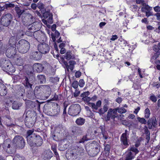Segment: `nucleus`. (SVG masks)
<instances>
[{"mask_svg":"<svg viewBox=\"0 0 160 160\" xmlns=\"http://www.w3.org/2000/svg\"><path fill=\"white\" fill-rule=\"evenodd\" d=\"M33 130H29L27 132V141L31 148L32 151L34 153L37 151L40 146V136L39 135L33 134Z\"/></svg>","mask_w":160,"mask_h":160,"instance_id":"nucleus-1","label":"nucleus"},{"mask_svg":"<svg viewBox=\"0 0 160 160\" xmlns=\"http://www.w3.org/2000/svg\"><path fill=\"white\" fill-rule=\"evenodd\" d=\"M37 117V113L35 112L28 110L26 113L24 120L25 126L29 128L33 127L36 121Z\"/></svg>","mask_w":160,"mask_h":160,"instance_id":"nucleus-2","label":"nucleus"},{"mask_svg":"<svg viewBox=\"0 0 160 160\" xmlns=\"http://www.w3.org/2000/svg\"><path fill=\"white\" fill-rule=\"evenodd\" d=\"M2 146L4 151L8 154H14L16 152L17 148L12 141L9 139L4 141Z\"/></svg>","mask_w":160,"mask_h":160,"instance_id":"nucleus-3","label":"nucleus"},{"mask_svg":"<svg viewBox=\"0 0 160 160\" xmlns=\"http://www.w3.org/2000/svg\"><path fill=\"white\" fill-rule=\"evenodd\" d=\"M16 46L18 51L20 53H25L28 52L30 48L29 42L23 39L20 40Z\"/></svg>","mask_w":160,"mask_h":160,"instance_id":"nucleus-4","label":"nucleus"},{"mask_svg":"<svg viewBox=\"0 0 160 160\" xmlns=\"http://www.w3.org/2000/svg\"><path fill=\"white\" fill-rule=\"evenodd\" d=\"M100 146L98 142L93 141L91 143L88 152V155L91 157H94L100 152Z\"/></svg>","mask_w":160,"mask_h":160,"instance_id":"nucleus-5","label":"nucleus"},{"mask_svg":"<svg viewBox=\"0 0 160 160\" xmlns=\"http://www.w3.org/2000/svg\"><path fill=\"white\" fill-rule=\"evenodd\" d=\"M12 141L17 149H22L24 148L25 146V140L21 136H15Z\"/></svg>","mask_w":160,"mask_h":160,"instance_id":"nucleus-6","label":"nucleus"},{"mask_svg":"<svg viewBox=\"0 0 160 160\" xmlns=\"http://www.w3.org/2000/svg\"><path fill=\"white\" fill-rule=\"evenodd\" d=\"M33 17L29 13L25 12L21 16L22 21L24 25L25 26H29L32 24L34 25L35 23L33 22Z\"/></svg>","mask_w":160,"mask_h":160,"instance_id":"nucleus-7","label":"nucleus"},{"mask_svg":"<svg viewBox=\"0 0 160 160\" xmlns=\"http://www.w3.org/2000/svg\"><path fill=\"white\" fill-rule=\"evenodd\" d=\"M42 15L44 18L42 19V22L45 25H47L48 28H50V26L48 23L51 24L53 23L52 14L49 11H48L43 12Z\"/></svg>","mask_w":160,"mask_h":160,"instance_id":"nucleus-8","label":"nucleus"},{"mask_svg":"<svg viewBox=\"0 0 160 160\" xmlns=\"http://www.w3.org/2000/svg\"><path fill=\"white\" fill-rule=\"evenodd\" d=\"M81 110V107L79 104H73L70 107L68 113L71 116H76L79 113Z\"/></svg>","mask_w":160,"mask_h":160,"instance_id":"nucleus-9","label":"nucleus"},{"mask_svg":"<svg viewBox=\"0 0 160 160\" xmlns=\"http://www.w3.org/2000/svg\"><path fill=\"white\" fill-rule=\"evenodd\" d=\"M12 18L11 14L8 13L3 16L1 19V25L4 26L8 27L11 23Z\"/></svg>","mask_w":160,"mask_h":160,"instance_id":"nucleus-10","label":"nucleus"},{"mask_svg":"<svg viewBox=\"0 0 160 160\" xmlns=\"http://www.w3.org/2000/svg\"><path fill=\"white\" fill-rule=\"evenodd\" d=\"M129 131L126 130H125V132L123 133L121 136L120 141L121 142V145L123 146V148H125L129 146V144L128 142V138L129 137Z\"/></svg>","mask_w":160,"mask_h":160,"instance_id":"nucleus-11","label":"nucleus"},{"mask_svg":"<svg viewBox=\"0 0 160 160\" xmlns=\"http://www.w3.org/2000/svg\"><path fill=\"white\" fill-rule=\"evenodd\" d=\"M157 125V121L155 117L153 116L151 118H150L147 122L148 127L145 126L144 127V130H148L149 129H152V127L156 128Z\"/></svg>","mask_w":160,"mask_h":160,"instance_id":"nucleus-12","label":"nucleus"},{"mask_svg":"<svg viewBox=\"0 0 160 160\" xmlns=\"http://www.w3.org/2000/svg\"><path fill=\"white\" fill-rule=\"evenodd\" d=\"M16 46H11L6 50L5 54L8 58H14L16 53Z\"/></svg>","mask_w":160,"mask_h":160,"instance_id":"nucleus-13","label":"nucleus"},{"mask_svg":"<svg viewBox=\"0 0 160 160\" xmlns=\"http://www.w3.org/2000/svg\"><path fill=\"white\" fill-rule=\"evenodd\" d=\"M61 61V63L64 67L66 68L67 70L69 71V69H70L72 71L73 70L74 67V65L76 64V62L74 61L70 60L68 63L69 65H68L67 62L65 61L63 59H62Z\"/></svg>","mask_w":160,"mask_h":160,"instance_id":"nucleus-14","label":"nucleus"},{"mask_svg":"<svg viewBox=\"0 0 160 160\" xmlns=\"http://www.w3.org/2000/svg\"><path fill=\"white\" fill-rule=\"evenodd\" d=\"M68 152H69L66 153V155H68L69 158L71 159V160H76L79 158V152L78 150L73 149L69 153Z\"/></svg>","mask_w":160,"mask_h":160,"instance_id":"nucleus-15","label":"nucleus"},{"mask_svg":"<svg viewBox=\"0 0 160 160\" xmlns=\"http://www.w3.org/2000/svg\"><path fill=\"white\" fill-rule=\"evenodd\" d=\"M40 88V86L38 87H36L35 88L34 93L32 92V94L28 95L29 98L32 100L34 99L35 98L39 99L40 92L38 89Z\"/></svg>","mask_w":160,"mask_h":160,"instance_id":"nucleus-16","label":"nucleus"},{"mask_svg":"<svg viewBox=\"0 0 160 160\" xmlns=\"http://www.w3.org/2000/svg\"><path fill=\"white\" fill-rule=\"evenodd\" d=\"M53 107L52 104L47 103L45 104L43 107V112L46 114L51 116L52 108Z\"/></svg>","mask_w":160,"mask_h":160,"instance_id":"nucleus-17","label":"nucleus"},{"mask_svg":"<svg viewBox=\"0 0 160 160\" xmlns=\"http://www.w3.org/2000/svg\"><path fill=\"white\" fill-rule=\"evenodd\" d=\"M54 108H52L51 116H57L60 112V107L57 103H54Z\"/></svg>","mask_w":160,"mask_h":160,"instance_id":"nucleus-18","label":"nucleus"},{"mask_svg":"<svg viewBox=\"0 0 160 160\" xmlns=\"http://www.w3.org/2000/svg\"><path fill=\"white\" fill-rule=\"evenodd\" d=\"M49 50V48L48 44L44 43L41 42V53L45 54L48 52Z\"/></svg>","mask_w":160,"mask_h":160,"instance_id":"nucleus-19","label":"nucleus"},{"mask_svg":"<svg viewBox=\"0 0 160 160\" xmlns=\"http://www.w3.org/2000/svg\"><path fill=\"white\" fill-rule=\"evenodd\" d=\"M53 154L50 151H46L42 154V158L43 160H48L53 156Z\"/></svg>","mask_w":160,"mask_h":160,"instance_id":"nucleus-20","label":"nucleus"},{"mask_svg":"<svg viewBox=\"0 0 160 160\" xmlns=\"http://www.w3.org/2000/svg\"><path fill=\"white\" fill-rule=\"evenodd\" d=\"M7 89L3 83H0V95L4 96L7 93Z\"/></svg>","mask_w":160,"mask_h":160,"instance_id":"nucleus-21","label":"nucleus"},{"mask_svg":"<svg viewBox=\"0 0 160 160\" xmlns=\"http://www.w3.org/2000/svg\"><path fill=\"white\" fill-rule=\"evenodd\" d=\"M72 53L71 52H68L66 53L65 55H63L62 57H60V59H59V62L61 63V61H62V59H63L64 60H65V58L68 60H69L71 59H74V57L73 56H72Z\"/></svg>","mask_w":160,"mask_h":160,"instance_id":"nucleus-22","label":"nucleus"},{"mask_svg":"<svg viewBox=\"0 0 160 160\" xmlns=\"http://www.w3.org/2000/svg\"><path fill=\"white\" fill-rule=\"evenodd\" d=\"M14 9L18 18H20L21 15H23L25 13L24 10H21L20 8L17 5L15 7Z\"/></svg>","mask_w":160,"mask_h":160,"instance_id":"nucleus-23","label":"nucleus"},{"mask_svg":"<svg viewBox=\"0 0 160 160\" xmlns=\"http://www.w3.org/2000/svg\"><path fill=\"white\" fill-rule=\"evenodd\" d=\"M7 65L5 66V69L7 71L11 72H15V68L10 62H9L8 63H7Z\"/></svg>","mask_w":160,"mask_h":160,"instance_id":"nucleus-24","label":"nucleus"},{"mask_svg":"<svg viewBox=\"0 0 160 160\" xmlns=\"http://www.w3.org/2000/svg\"><path fill=\"white\" fill-rule=\"evenodd\" d=\"M72 132L73 134H81L82 132L80 127L77 126H73L72 128Z\"/></svg>","mask_w":160,"mask_h":160,"instance_id":"nucleus-25","label":"nucleus"},{"mask_svg":"<svg viewBox=\"0 0 160 160\" xmlns=\"http://www.w3.org/2000/svg\"><path fill=\"white\" fill-rule=\"evenodd\" d=\"M135 154L130 150H128L125 160H132L135 157Z\"/></svg>","mask_w":160,"mask_h":160,"instance_id":"nucleus-26","label":"nucleus"},{"mask_svg":"<svg viewBox=\"0 0 160 160\" xmlns=\"http://www.w3.org/2000/svg\"><path fill=\"white\" fill-rule=\"evenodd\" d=\"M109 114H108V112L107 115L106 117H105V120L107 122L110 120V118L113 120L115 119L116 118H117L118 115H116L115 114H113L112 113H110L109 112Z\"/></svg>","mask_w":160,"mask_h":160,"instance_id":"nucleus-27","label":"nucleus"},{"mask_svg":"<svg viewBox=\"0 0 160 160\" xmlns=\"http://www.w3.org/2000/svg\"><path fill=\"white\" fill-rule=\"evenodd\" d=\"M50 90V88L48 85H41V91L45 94H49V92Z\"/></svg>","mask_w":160,"mask_h":160,"instance_id":"nucleus-28","label":"nucleus"},{"mask_svg":"<svg viewBox=\"0 0 160 160\" xmlns=\"http://www.w3.org/2000/svg\"><path fill=\"white\" fill-rule=\"evenodd\" d=\"M39 44L38 45V50L39 52L38 51H34L32 53V57L35 60H39L40 59V55H39V53L40 52V51H39Z\"/></svg>","mask_w":160,"mask_h":160,"instance_id":"nucleus-29","label":"nucleus"},{"mask_svg":"<svg viewBox=\"0 0 160 160\" xmlns=\"http://www.w3.org/2000/svg\"><path fill=\"white\" fill-rule=\"evenodd\" d=\"M23 79H24V80L23 81V82L22 83L25 87L27 88H31L32 85L29 82L28 79L27 77L25 76L23 78Z\"/></svg>","mask_w":160,"mask_h":160,"instance_id":"nucleus-30","label":"nucleus"},{"mask_svg":"<svg viewBox=\"0 0 160 160\" xmlns=\"http://www.w3.org/2000/svg\"><path fill=\"white\" fill-rule=\"evenodd\" d=\"M85 122V119L81 117L78 118L75 121V123L78 126H82L83 125Z\"/></svg>","mask_w":160,"mask_h":160,"instance_id":"nucleus-31","label":"nucleus"},{"mask_svg":"<svg viewBox=\"0 0 160 160\" xmlns=\"http://www.w3.org/2000/svg\"><path fill=\"white\" fill-rule=\"evenodd\" d=\"M153 9L155 11L157 12L155 14V16L157 18V19L158 20H160V7L157 6L154 7Z\"/></svg>","mask_w":160,"mask_h":160,"instance_id":"nucleus-32","label":"nucleus"},{"mask_svg":"<svg viewBox=\"0 0 160 160\" xmlns=\"http://www.w3.org/2000/svg\"><path fill=\"white\" fill-rule=\"evenodd\" d=\"M26 108L27 109L33 108L35 107V103L32 101L28 100L26 103Z\"/></svg>","mask_w":160,"mask_h":160,"instance_id":"nucleus-33","label":"nucleus"},{"mask_svg":"<svg viewBox=\"0 0 160 160\" xmlns=\"http://www.w3.org/2000/svg\"><path fill=\"white\" fill-rule=\"evenodd\" d=\"M49 65L46 61L42 62L41 64V71H43L46 70Z\"/></svg>","mask_w":160,"mask_h":160,"instance_id":"nucleus-34","label":"nucleus"},{"mask_svg":"<svg viewBox=\"0 0 160 160\" xmlns=\"http://www.w3.org/2000/svg\"><path fill=\"white\" fill-rule=\"evenodd\" d=\"M21 105L22 104L20 102L16 101H14L12 104V108L13 109H18Z\"/></svg>","mask_w":160,"mask_h":160,"instance_id":"nucleus-35","label":"nucleus"},{"mask_svg":"<svg viewBox=\"0 0 160 160\" xmlns=\"http://www.w3.org/2000/svg\"><path fill=\"white\" fill-rule=\"evenodd\" d=\"M60 35V33L57 30H55L54 33H52L51 34V37L52 40L53 42H55L56 40V38H58Z\"/></svg>","mask_w":160,"mask_h":160,"instance_id":"nucleus-36","label":"nucleus"},{"mask_svg":"<svg viewBox=\"0 0 160 160\" xmlns=\"http://www.w3.org/2000/svg\"><path fill=\"white\" fill-rule=\"evenodd\" d=\"M108 109V106L106 105H104L102 108H101L99 110V113L100 115L103 114L105 112L107 111Z\"/></svg>","mask_w":160,"mask_h":160,"instance_id":"nucleus-37","label":"nucleus"},{"mask_svg":"<svg viewBox=\"0 0 160 160\" xmlns=\"http://www.w3.org/2000/svg\"><path fill=\"white\" fill-rule=\"evenodd\" d=\"M153 50L157 52H160V42L158 43L157 44H155L153 47Z\"/></svg>","mask_w":160,"mask_h":160,"instance_id":"nucleus-38","label":"nucleus"},{"mask_svg":"<svg viewBox=\"0 0 160 160\" xmlns=\"http://www.w3.org/2000/svg\"><path fill=\"white\" fill-rule=\"evenodd\" d=\"M9 43L11 46H13L15 45L16 43L15 38L14 37H11L9 41Z\"/></svg>","mask_w":160,"mask_h":160,"instance_id":"nucleus-39","label":"nucleus"},{"mask_svg":"<svg viewBox=\"0 0 160 160\" xmlns=\"http://www.w3.org/2000/svg\"><path fill=\"white\" fill-rule=\"evenodd\" d=\"M11 118L10 117H6L5 118V120L6 121L4 122V123H5V124L8 127H12L13 124L11 123H9V122H7V121H11Z\"/></svg>","mask_w":160,"mask_h":160,"instance_id":"nucleus-40","label":"nucleus"},{"mask_svg":"<svg viewBox=\"0 0 160 160\" xmlns=\"http://www.w3.org/2000/svg\"><path fill=\"white\" fill-rule=\"evenodd\" d=\"M25 93V90L23 88H20L17 92V94L19 98H21L23 96V94Z\"/></svg>","mask_w":160,"mask_h":160,"instance_id":"nucleus-41","label":"nucleus"},{"mask_svg":"<svg viewBox=\"0 0 160 160\" xmlns=\"http://www.w3.org/2000/svg\"><path fill=\"white\" fill-rule=\"evenodd\" d=\"M40 30V29H37V31H34L33 33V35L34 38L38 42H39L38 40V39L39 38V37H40V34L38 32Z\"/></svg>","mask_w":160,"mask_h":160,"instance_id":"nucleus-42","label":"nucleus"},{"mask_svg":"<svg viewBox=\"0 0 160 160\" xmlns=\"http://www.w3.org/2000/svg\"><path fill=\"white\" fill-rule=\"evenodd\" d=\"M128 150H130L131 152L132 151L133 152L134 154L135 155L136 154H138L139 152V150L138 149L135 147L134 146H132L131 147L130 149H128Z\"/></svg>","mask_w":160,"mask_h":160,"instance_id":"nucleus-43","label":"nucleus"},{"mask_svg":"<svg viewBox=\"0 0 160 160\" xmlns=\"http://www.w3.org/2000/svg\"><path fill=\"white\" fill-rule=\"evenodd\" d=\"M15 63L17 65L21 66L23 64V59L21 58H17L15 61Z\"/></svg>","mask_w":160,"mask_h":160,"instance_id":"nucleus-44","label":"nucleus"},{"mask_svg":"<svg viewBox=\"0 0 160 160\" xmlns=\"http://www.w3.org/2000/svg\"><path fill=\"white\" fill-rule=\"evenodd\" d=\"M117 112H118V108H117L112 109L111 108H109L108 110V114H109V112L112 113L113 114L118 115Z\"/></svg>","mask_w":160,"mask_h":160,"instance_id":"nucleus-45","label":"nucleus"},{"mask_svg":"<svg viewBox=\"0 0 160 160\" xmlns=\"http://www.w3.org/2000/svg\"><path fill=\"white\" fill-rule=\"evenodd\" d=\"M40 64L38 63H36L34 64L33 66V70L36 71L38 72H40V69H39V66Z\"/></svg>","mask_w":160,"mask_h":160,"instance_id":"nucleus-46","label":"nucleus"},{"mask_svg":"<svg viewBox=\"0 0 160 160\" xmlns=\"http://www.w3.org/2000/svg\"><path fill=\"white\" fill-rule=\"evenodd\" d=\"M14 7H15V4L12 3H5L4 5V7L7 9L9 8H13Z\"/></svg>","mask_w":160,"mask_h":160,"instance_id":"nucleus-47","label":"nucleus"},{"mask_svg":"<svg viewBox=\"0 0 160 160\" xmlns=\"http://www.w3.org/2000/svg\"><path fill=\"white\" fill-rule=\"evenodd\" d=\"M110 148L111 147L109 145L107 144L105 145L104 151L106 152V154H109L110 152Z\"/></svg>","mask_w":160,"mask_h":160,"instance_id":"nucleus-48","label":"nucleus"},{"mask_svg":"<svg viewBox=\"0 0 160 160\" xmlns=\"http://www.w3.org/2000/svg\"><path fill=\"white\" fill-rule=\"evenodd\" d=\"M150 114V112L148 108H147L145 110V116L144 117L146 118H148Z\"/></svg>","mask_w":160,"mask_h":160,"instance_id":"nucleus-49","label":"nucleus"},{"mask_svg":"<svg viewBox=\"0 0 160 160\" xmlns=\"http://www.w3.org/2000/svg\"><path fill=\"white\" fill-rule=\"evenodd\" d=\"M137 119L139 122H140L141 123L144 124H145L147 123V121L144 118L138 117Z\"/></svg>","mask_w":160,"mask_h":160,"instance_id":"nucleus-50","label":"nucleus"},{"mask_svg":"<svg viewBox=\"0 0 160 160\" xmlns=\"http://www.w3.org/2000/svg\"><path fill=\"white\" fill-rule=\"evenodd\" d=\"M117 108H118V112L119 113L122 114L125 113L127 112V110L123 107L120 108L118 107Z\"/></svg>","mask_w":160,"mask_h":160,"instance_id":"nucleus-51","label":"nucleus"},{"mask_svg":"<svg viewBox=\"0 0 160 160\" xmlns=\"http://www.w3.org/2000/svg\"><path fill=\"white\" fill-rule=\"evenodd\" d=\"M88 104L89 106L91 107L92 108L95 110H97L98 109L96 105L94 103L88 102Z\"/></svg>","mask_w":160,"mask_h":160,"instance_id":"nucleus-52","label":"nucleus"},{"mask_svg":"<svg viewBox=\"0 0 160 160\" xmlns=\"http://www.w3.org/2000/svg\"><path fill=\"white\" fill-rule=\"evenodd\" d=\"M160 54V52H156L154 54V55L152 56L151 58V59L155 60L157 59V58L158 57Z\"/></svg>","mask_w":160,"mask_h":160,"instance_id":"nucleus-53","label":"nucleus"},{"mask_svg":"<svg viewBox=\"0 0 160 160\" xmlns=\"http://www.w3.org/2000/svg\"><path fill=\"white\" fill-rule=\"evenodd\" d=\"M78 85V82L77 81H74L72 84V86L75 89L77 88Z\"/></svg>","mask_w":160,"mask_h":160,"instance_id":"nucleus-54","label":"nucleus"},{"mask_svg":"<svg viewBox=\"0 0 160 160\" xmlns=\"http://www.w3.org/2000/svg\"><path fill=\"white\" fill-rule=\"evenodd\" d=\"M46 82V78L44 75H41V84L45 83Z\"/></svg>","mask_w":160,"mask_h":160,"instance_id":"nucleus-55","label":"nucleus"},{"mask_svg":"<svg viewBox=\"0 0 160 160\" xmlns=\"http://www.w3.org/2000/svg\"><path fill=\"white\" fill-rule=\"evenodd\" d=\"M61 97L62 96L60 94H59V95L57 94H55L53 99V100H59L60 99H61Z\"/></svg>","mask_w":160,"mask_h":160,"instance_id":"nucleus-56","label":"nucleus"},{"mask_svg":"<svg viewBox=\"0 0 160 160\" xmlns=\"http://www.w3.org/2000/svg\"><path fill=\"white\" fill-rule=\"evenodd\" d=\"M78 85L81 87H83L85 82L84 80L82 79H81L80 80L79 83L78 82Z\"/></svg>","mask_w":160,"mask_h":160,"instance_id":"nucleus-57","label":"nucleus"},{"mask_svg":"<svg viewBox=\"0 0 160 160\" xmlns=\"http://www.w3.org/2000/svg\"><path fill=\"white\" fill-rule=\"evenodd\" d=\"M89 94V92L88 91L84 92L81 94V97H82V98L86 97H87V96H88Z\"/></svg>","mask_w":160,"mask_h":160,"instance_id":"nucleus-58","label":"nucleus"},{"mask_svg":"<svg viewBox=\"0 0 160 160\" xmlns=\"http://www.w3.org/2000/svg\"><path fill=\"white\" fill-rule=\"evenodd\" d=\"M155 62L157 65L156 66L157 69L159 70H160V60H156L155 61Z\"/></svg>","mask_w":160,"mask_h":160,"instance_id":"nucleus-59","label":"nucleus"},{"mask_svg":"<svg viewBox=\"0 0 160 160\" xmlns=\"http://www.w3.org/2000/svg\"><path fill=\"white\" fill-rule=\"evenodd\" d=\"M87 140H88V139H87L86 136H83L82 138L79 141V142L80 143H83L85 141Z\"/></svg>","mask_w":160,"mask_h":160,"instance_id":"nucleus-60","label":"nucleus"},{"mask_svg":"<svg viewBox=\"0 0 160 160\" xmlns=\"http://www.w3.org/2000/svg\"><path fill=\"white\" fill-rule=\"evenodd\" d=\"M82 99L84 101L88 102V103L91 100V98L89 97H86L82 98Z\"/></svg>","mask_w":160,"mask_h":160,"instance_id":"nucleus-61","label":"nucleus"},{"mask_svg":"<svg viewBox=\"0 0 160 160\" xmlns=\"http://www.w3.org/2000/svg\"><path fill=\"white\" fill-rule=\"evenodd\" d=\"M150 99L154 102H156L157 100L156 97L154 95L151 96Z\"/></svg>","mask_w":160,"mask_h":160,"instance_id":"nucleus-62","label":"nucleus"},{"mask_svg":"<svg viewBox=\"0 0 160 160\" xmlns=\"http://www.w3.org/2000/svg\"><path fill=\"white\" fill-rule=\"evenodd\" d=\"M80 91L77 89L75 90V92L73 93V95L74 97H77L79 94Z\"/></svg>","mask_w":160,"mask_h":160,"instance_id":"nucleus-63","label":"nucleus"},{"mask_svg":"<svg viewBox=\"0 0 160 160\" xmlns=\"http://www.w3.org/2000/svg\"><path fill=\"white\" fill-rule=\"evenodd\" d=\"M81 75V73L79 71H77L75 73V76L76 78H79Z\"/></svg>","mask_w":160,"mask_h":160,"instance_id":"nucleus-64","label":"nucleus"}]
</instances>
